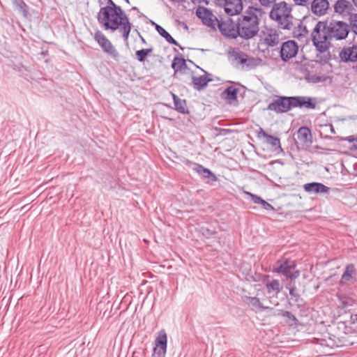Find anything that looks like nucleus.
Returning <instances> with one entry per match:
<instances>
[{"mask_svg": "<svg viewBox=\"0 0 357 357\" xmlns=\"http://www.w3.org/2000/svg\"><path fill=\"white\" fill-rule=\"evenodd\" d=\"M333 8L335 13L342 16H345V14H352L351 10L354 8L352 3L347 0H337Z\"/></svg>", "mask_w": 357, "mask_h": 357, "instance_id": "18", "label": "nucleus"}, {"mask_svg": "<svg viewBox=\"0 0 357 357\" xmlns=\"http://www.w3.org/2000/svg\"><path fill=\"white\" fill-rule=\"evenodd\" d=\"M218 27L220 33L227 38L236 39L239 37L238 20L236 22L230 17L225 20H218Z\"/></svg>", "mask_w": 357, "mask_h": 357, "instance_id": "7", "label": "nucleus"}, {"mask_svg": "<svg viewBox=\"0 0 357 357\" xmlns=\"http://www.w3.org/2000/svg\"><path fill=\"white\" fill-rule=\"evenodd\" d=\"M152 23L155 25V29L158 31V33L163 37L169 43L172 45H174L176 46L179 47L181 50H183V47H182L178 43L172 38V36L161 26L155 24V22H152Z\"/></svg>", "mask_w": 357, "mask_h": 357, "instance_id": "26", "label": "nucleus"}, {"mask_svg": "<svg viewBox=\"0 0 357 357\" xmlns=\"http://www.w3.org/2000/svg\"><path fill=\"white\" fill-rule=\"evenodd\" d=\"M175 109L181 114L188 113L185 100L179 98L176 95L172 94Z\"/></svg>", "mask_w": 357, "mask_h": 357, "instance_id": "28", "label": "nucleus"}, {"mask_svg": "<svg viewBox=\"0 0 357 357\" xmlns=\"http://www.w3.org/2000/svg\"><path fill=\"white\" fill-rule=\"evenodd\" d=\"M140 38H141V40H142V42L143 43H146V40H145V39H144L142 36H140Z\"/></svg>", "mask_w": 357, "mask_h": 357, "instance_id": "50", "label": "nucleus"}, {"mask_svg": "<svg viewBox=\"0 0 357 357\" xmlns=\"http://www.w3.org/2000/svg\"><path fill=\"white\" fill-rule=\"evenodd\" d=\"M153 48L142 49L135 52V56L138 61L144 62L146 58L153 52Z\"/></svg>", "mask_w": 357, "mask_h": 357, "instance_id": "32", "label": "nucleus"}, {"mask_svg": "<svg viewBox=\"0 0 357 357\" xmlns=\"http://www.w3.org/2000/svg\"><path fill=\"white\" fill-rule=\"evenodd\" d=\"M243 301L246 303L256 308L261 310H264L266 308L263 306V305L260 303L259 299L257 297L245 296Z\"/></svg>", "mask_w": 357, "mask_h": 357, "instance_id": "33", "label": "nucleus"}, {"mask_svg": "<svg viewBox=\"0 0 357 357\" xmlns=\"http://www.w3.org/2000/svg\"><path fill=\"white\" fill-rule=\"evenodd\" d=\"M261 6L266 7H270L271 5L275 3L276 0H259Z\"/></svg>", "mask_w": 357, "mask_h": 357, "instance_id": "42", "label": "nucleus"}, {"mask_svg": "<svg viewBox=\"0 0 357 357\" xmlns=\"http://www.w3.org/2000/svg\"><path fill=\"white\" fill-rule=\"evenodd\" d=\"M273 271L291 280L298 278L301 274L300 271L296 269V261L284 257L277 261Z\"/></svg>", "mask_w": 357, "mask_h": 357, "instance_id": "6", "label": "nucleus"}, {"mask_svg": "<svg viewBox=\"0 0 357 357\" xmlns=\"http://www.w3.org/2000/svg\"><path fill=\"white\" fill-rule=\"evenodd\" d=\"M251 7L247 10L245 15L238 18L239 37L244 40H250L256 36L259 32V20L255 13L252 10Z\"/></svg>", "mask_w": 357, "mask_h": 357, "instance_id": "3", "label": "nucleus"}, {"mask_svg": "<svg viewBox=\"0 0 357 357\" xmlns=\"http://www.w3.org/2000/svg\"><path fill=\"white\" fill-rule=\"evenodd\" d=\"M171 67L174 70V77H176L178 72L188 68L185 60L177 56L174 58Z\"/></svg>", "mask_w": 357, "mask_h": 357, "instance_id": "25", "label": "nucleus"}, {"mask_svg": "<svg viewBox=\"0 0 357 357\" xmlns=\"http://www.w3.org/2000/svg\"><path fill=\"white\" fill-rule=\"evenodd\" d=\"M155 347L153 348V354L158 357H165L167 347V336L164 330L159 332L158 336L155 340Z\"/></svg>", "mask_w": 357, "mask_h": 357, "instance_id": "11", "label": "nucleus"}, {"mask_svg": "<svg viewBox=\"0 0 357 357\" xmlns=\"http://www.w3.org/2000/svg\"><path fill=\"white\" fill-rule=\"evenodd\" d=\"M268 110L274 111L276 113H285L289 111L288 107V97L280 96L273 100L267 107Z\"/></svg>", "mask_w": 357, "mask_h": 357, "instance_id": "13", "label": "nucleus"}, {"mask_svg": "<svg viewBox=\"0 0 357 357\" xmlns=\"http://www.w3.org/2000/svg\"><path fill=\"white\" fill-rule=\"evenodd\" d=\"M303 188L307 192L314 194L328 193L330 190V188L318 182L305 183Z\"/></svg>", "mask_w": 357, "mask_h": 357, "instance_id": "20", "label": "nucleus"}, {"mask_svg": "<svg viewBox=\"0 0 357 357\" xmlns=\"http://www.w3.org/2000/svg\"><path fill=\"white\" fill-rule=\"evenodd\" d=\"M278 315L286 317V322L290 326H296L298 324V320L297 319V318L291 312L289 311L280 310H278Z\"/></svg>", "mask_w": 357, "mask_h": 357, "instance_id": "29", "label": "nucleus"}, {"mask_svg": "<svg viewBox=\"0 0 357 357\" xmlns=\"http://www.w3.org/2000/svg\"><path fill=\"white\" fill-rule=\"evenodd\" d=\"M289 295L291 299L296 304L298 308L303 307L304 301L303 298L298 294L297 288L294 281H291L289 284Z\"/></svg>", "mask_w": 357, "mask_h": 357, "instance_id": "23", "label": "nucleus"}, {"mask_svg": "<svg viewBox=\"0 0 357 357\" xmlns=\"http://www.w3.org/2000/svg\"><path fill=\"white\" fill-rule=\"evenodd\" d=\"M97 19L105 29H110L114 31L119 29L123 39L125 40L128 39L132 24L130 22L128 15L121 7H119V10L117 9L112 10V11L109 10L107 16H105L103 10H99Z\"/></svg>", "mask_w": 357, "mask_h": 357, "instance_id": "2", "label": "nucleus"}, {"mask_svg": "<svg viewBox=\"0 0 357 357\" xmlns=\"http://www.w3.org/2000/svg\"><path fill=\"white\" fill-rule=\"evenodd\" d=\"M132 10H135V11H137V13H140L139 8L137 7H136V6H133L132 8Z\"/></svg>", "mask_w": 357, "mask_h": 357, "instance_id": "47", "label": "nucleus"}, {"mask_svg": "<svg viewBox=\"0 0 357 357\" xmlns=\"http://www.w3.org/2000/svg\"><path fill=\"white\" fill-rule=\"evenodd\" d=\"M261 40L263 43L269 47H274L279 43V36L276 31L272 29H267L262 32Z\"/></svg>", "mask_w": 357, "mask_h": 357, "instance_id": "17", "label": "nucleus"}, {"mask_svg": "<svg viewBox=\"0 0 357 357\" xmlns=\"http://www.w3.org/2000/svg\"><path fill=\"white\" fill-rule=\"evenodd\" d=\"M200 230L202 235L207 238H209L217 234L216 231L210 229L209 228L205 227H202Z\"/></svg>", "mask_w": 357, "mask_h": 357, "instance_id": "40", "label": "nucleus"}, {"mask_svg": "<svg viewBox=\"0 0 357 357\" xmlns=\"http://www.w3.org/2000/svg\"><path fill=\"white\" fill-rule=\"evenodd\" d=\"M347 140L352 143V146L354 149H357V139L350 136L348 137Z\"/></svg>", "mask_w": 357, "mask_h": 357, "instance_id": "45", "label": "nucleus"}, {"mask_svg": "<svg viewBox=\"0 0 357 357\" xmlns=\"http://www.w3.org/2000/svg\"><path fill=\"white\" fill-rule=\"evenodd\" d=\"M349 29L357 35V13L350 14L349 17Z\"/></svg>", "mask_w": 357, "mask_h": 357, "instance_id": "36", "label": "nucleus"}, {"mask_svg": "<svg viewBox=\"0 0 357 357\" xmlns=\"http://www.w3.org/2000/svg\"><path fill=\"white\" fill-rule=\"evenodd\" d=\"M316 107V100L314 98L307 96H300V107L306 109H314Z\"/></svg>", "mask_w": 357, "mask_h": 357, "instance_id": "30", "label": "nucleus"}, {"mask_svg": "<svg viewBox=\"0 0 357 357\" xmlns=\"http://www.w3.org/2000/svg\"><path fill=\"white\" fill-rule=\"evenodd\" d=\"M356 269L353 264H348L342 275V280L344 281H349L352 278V275L355 274Z\"/></svg>", "mask_w": 357, "mask_h": 357, "instance_id": "31", "label": "nucleus"}, {"mask_svg": "<svg viewBox=\"0 0 357 357\" xmlns=\"http://www.w3.org/2000/svg\"><path fill=\"white\" fill-rule=\"evenodd\" d=\"M308 33L306 26H303L302 23H299L296 27V30L294 31V34L297 38L305 36Z\"/></svg>", "mask_w": 357, "mask_h": 357, "instance_id": "38", "label": "nucleus"}, {"mask_svg": "<svg viewBox=\"0 0 357 357\" xmlns=\"http://www.w3.org/2000/svg\"><path fill=\"white\" fill-rule=\"evenodd\" d=\"M245 193L250 197L255 204H261V203H262L263 199L261 197L249 192H245Z\"/></svg>", "mask_w": 357, "mask_h": 357, "instance_id": "41", "label": "nucleus"}, {"mask_svg": "<svg viewBox=\"0 0 357 357\" xmlns=\"http://www.w3.org/2000/svg\"><path fill=\"white\" fill-rule=\"evenodd\" d=\"M126 1L127 3H130V1L129 0H125Z\"/></svg>", "mask_w": 357, "mask_h": 357, "instance_id": "55", "label": "nucleus"}, {"mask_svg": "<svg viewBox=\"0 0 357 357\" xmlns=\"http://www.w3.org/2000/svg\"><path fill=\"white\" fill-rule=\"evenodd\" d=\"M119 6H117L112 0H107V6L101 7L100 10H102L105 14V16H107L108 12L109 10L112 11V10H119Z\"/></svg>", "mask_w": 357, "mask_h": 357, "instance_id": "37", "label": "nucleus"}, {"mask_svg": "<svg viewBox=\"0 0 357 357\" xmlns=\"http://www.w3.org/2000/svg\"><path fill=\"white\" fill-rule=\"evenodd\" d=\"M196 15L202 20L204 24L209 27H214V22L218 20L209 9L203 6H199L197 8Z\"/></svg>", "mask_w": 357, "mask_h": 357, "instance_id": "12", "label": "nucleus"}, {"mask_svg": "<svg viewBox=\"0 0 357 357\" xmlns=\"http://www.w3.org/2000/svg\"><path fill=\"white\" fill-rule=\"evenodd\" d=\"M211 81V79H207V77L204 75L199 77L192 76V77L193 87L197 91H200L204 89Z\"/></svg>", "mask_w": 357, "mask_h": 357, "instance_id": "27", "label": "nucleus"}, {"mask_svg": "<svg viewBox=\"0 0 357 357\" xmlns=\"http://www.w3.org/2000/svg\"><path fill=\"white\" fill-rule=\"evenodd\" d=\"M14 6L26 17L28 14L27 6L23 0H12Z\"/></svg>", "mask_w": 357, "mask_h": 357, "instance_id": "34", "label": "nucleus"}, {"mask_svg": "<svg viewBox=\"0 0 357 357\" xmlns=\"http://www.w3.org/2000/svg\"><path fill=\"white\" fill-rule=\"evenodd\" d=\"M269 15L280 29H292L294 17L291 15V6L287 2L281 1L273 4Z\"/></svg>", "mask_w": 357, "mask_h": 357, "instance_id": "4", "label": "nucleus"}, {"mask_svg": "<svg viewBox=\"0 0 357 357\" xmlns=\"http://www.w3.org/2000/svg\"><path fill=\"white\" fill-rule=\"evenodd\" d=\"M261 205L262 206L263 208L266 211H275L274 207L264 199L262 203H261Z\"/></svg>", "mask_w": 357, "mask_h": 357, "instance_id": "43", "label": "nucleus"}, {"mask_svg": "<svg viewBox=\"0 0 357 357\" xmlns=\"http://www.w3.org/2000/svg\"><path fill=\"white\" fill-rule=\"evenodd\" d=\"M354 5L357 7V0H353Z\"/></svg>", "mask_w": 357, "mask_h": 357, "instance_id": "51", "label": "nucleus"}, {"mask_svg": "<svg viewBox=\"0 0 357 357\" xmlns=\"http://www.w3.org/2000/svg\"><path fill=\"white\" fill-rule=\"evenodd\" d=\"M288 107L289 110L294 107H300V96L288 97Z\"/></svg>", "mask_w": 357, "mask_h": 357, "instance_id": "39", "label": "nucleus"}, {"mask_svg": "<svg viewBox=\"0 0 357 357\" xmlns=\"http://www.w3.org/2000/svg\"><path fill=\"white\" fill-rule=\"evenodd\" d=\"M340 57L342 61L345 62H356L357 45H354L351 47L344 48L340 53Z\"/></svg>", "mask_w": 357, "mask_h": 357, "instance_id": "19", "label": "nucleus"}, {"mask_svg": "<svg viewBox=\"0 0 357 357\" xmlns=\"http://www.w3.org/2000/svg\"><path fill=\"white\" fill-rule=\"evenodd\" d=\"M341 326H343L344 328H347L346 326L344 324H341Z\"/></svg>", "mask_w": 357, "mask_h": 357, "instance_id": "54", "label": "nucleus"}, {"mask_svg": "<svg viewBox=\"0 0 357 357\" xmlns=\"http://www.w3.org/2000/svg\"><path fill=\"white\" fill-rule=\"evenodd\" d=\"M252 0H241V2L251 3Z\"/></svg>", "mask_w": 357, "mask_h": 357, "instance_id": "49", "label": "nucleus"}, {"mask_svg": "<svg viewBox=\"0 0 357 357\" xmlns=\"http://www.w3.org/2000/svg\"><path fill=\"white\" fill-rule=\"evenodd\" d=\"M239 91L238 88L232 86H228L221 94V96L228 103L231 104L234 101H237V94Z\"/></svg>", "mask_w": 357, "mask_h": 357, "instance_id": "24", "label": "nucleus"}, {"mask_svg": "<svg viewBox=\"0 0 357 357\" xmlns=\"http://www.w3.org/2000/svg\"><path fill=\"white\" fill-rule=\"evenodd\" d=\"M174 52L180 55V54L178 53V50L176 48H174Z\"/></svg>", "mask_w": 357, "mask_h": 357, "instance_id": "52", "label": "nucleus"}, {"mask_svg": "<svg viewBox=\"0 0 357 357\" xmlns=\"http://www.w3.org/2000/svg\"><path fill=\"white\" fill-rule=\"evenodd\" d=\"M193 169L203 178H208L211 181H216L218 180L217 176L209 169L205 168L202 165L195 163Z\"/></svg>", "mask_w": 357, "mask_h": 357, "instance_id": "22", "label": "nucleus"}, {"mask_svg": "<svg viewBox=\"0 0 357 357\" xmlns=\"http://www.w3.org/2000/svg\"><path fill=\"white\" fill-rule=\"evenodd\" d=\"M331 132L334 134L335 133L334 128L332 126H331Z\"/></svg>", "mask_w": 357, "mask_h": 357, "instance_id": "53", "label": "nucleus"}, {"mask_svg": "<svg viewBox=\"0 0 357 357\" xmlns=\"http://www.w3.org/2000/svg\"><path fill=\"white\" fill-rule=\"evenodd\" d=\"M297 5H304L306 2L305 0H294Z\"/></svg>", "mask_w": 357, "mask_h": 357, "instance_id": "46", "label": "nucleus"}, {"mask_svg": "<svg viewBox=\"0 0 357 357\" xmlns=\"http://www.w3.org/2000/svg\"><path fill=\"white\" fill-rule=\"evenodd\" d=\"M94 40L98 43L102 50L110 55L113 59H117L119 56L118 51L115 49L109 39L100 31H97L94 34Z\"/></svg>", "mask_w": 357, "mask_h": 357, "instance_id": "8", "label": "nucleus"}, {"mask_svg": "<svg viewBox=\"0 0 357 357\" xmlns=\"http://www.w3.org/2000/svg\"><path fill=\"white\" fill-rule=\"evenodd\" d=\"M266 287L268 293L271 291L279 293L280 291V284L278 280H273L266 284Z\"/></svg>", "mask_w": 357, "mask_h": 357, "instance_id": "35", "label": "nucleus"}, {"mask_svg": "<svg viewBox=\"0 0 357 357\" xmlns=\"http://www.w3.org/2000/svg\"><path fill=\"white\" fill-rule=\"evenodd\" d=\"M297 139L299 143L303 146L308 147L312 143V135L311 130L306 126L301 127L296 133Z\"/></svg>", "mask_w": 357, "mask_h": 357, "instance_id": "15", "label": "nucleus"}, {"mask_svg": "<svg viewBox=\"0 0 357 357\" xmlns=\"http://www.w3.org/2000/svg\"><path fill=\"white\" fill-rule=\"evenodd\" d=\"M337 340H334L337 347H349L357 343L356 338L357 337L356 333H352L351 335H348L347 333H344V335L338 334L337 335H333Z\"/></svg>", "mask_w": 357, "mask_h": 357, "instance_id": "16", "label": "nucleus"}, {"mask_svg": "<svg viewBox=\"0 0 357 357\" xmlns=\"http://www.w3.org/2000/svg\"><path fill=\"white\" fill-rule=\"evenodd\" d=\"M349 31V24L343 21H319L312 31V41L318 52L324 53L330 48L331 40H344Z\"/></svg>", "mask_w": 357, "mask_h": 357, "instance_id": "1", "label": "nucleus"}, {"mask_svg": "<svg viewBox=\"0 0 357 357\" xmlns=\"http://www.w3.org/2000/svg\"><path fill=\"white\" fill-rule=\"evenodd\" d=\"M257 137L259 139L265 138V142L269 144L274 151L280 150L282 151L280 139L278 137L268 135L263 128H260L257 131Z\"/></svg>", "mask_w": 357, "mask_h": 357, "instance_id": "14", "label": "nucleus"}, {"mask_svg": "<svg viewBox=\"0 0 357 357\" xmlns=\"http://www.w3.org/2000/svg\"><path fill=\"white\" fill-rule=\"evenodd\" d=\"M298 51V43L294 40H287L283 43L280 47V55L284 62H287L295 57Z\"/></svg>", "mask_w": 357, "mask_h": 357, "instance_id": "9", "label": "nucleus"}, {"mask_svg": "<svg viewBox=\"0 0 357 357\" xmlns=\"http://www.w3.org/2000/svg\"><path fill=\"white\" fill-rule=\"evenodd\" d=\"M204 0H192V1L193 3H202V1H204Z\"/></svg>", "mask_w": 357, "mask_h": 357, "instance_id": "48", "label": "nucleus"}, {"mask_svg": "<svg viewBox=\"0 0 357 357\" xmlns=\"http://www.w3.org/2000/svg\"><path fill=\"white\" fill-rule=\"evenodd\" d=\"M328 8V0H314L311 4L312 11L319 16L325 15Z\"/></svg>", "mask_w": 357, "mask_h": 357, "instance_id": "21", "label": "nucleus"}, {"mask_svg": "<svg viewBox=\"0 0 357 357\" xmlns=\"http://www.w3.org/2000/svg\"><path fill=\"white\" fill-rule=\"evenodd\" d=\"M306 79L312 81V82L317 83L321 82L322 79L319 76H312L307 75Z\"/></svg>", "mask_w": 357, "mask_h": 357, "instance_id": "44", "label": "nucleus"}, {"mask_svg": "<svg viewBox=\"0 0 357 357\" xmlns=\"http://www.w3.org/2000/svg\"><path fill=\"white\" fill-rule=\"evenodd\" d=\"M218 6H223L225 13L230 15H238L243 10L241 0H214Z\"/></svg>", "mask_w": 357, "mask_h": 357, "instance_id": "10", "label": "nucleus"}, {"mask_svg": "<svg viewBox=\"0 0 357 357\" xmlns=\"http://www.w3.org/2000/svg\"><path fill=\"white\" fill-rule=\"evenodd\" d=\"M228 56L231 59L233 63L241 66L242 69L247 70L256 68L261 62V59L249 56L239 48L231 47L228 51Z\"/></svg>", "mask_w": 357, "mask_h": 357, "instance_id": "5", "label": "nucleus"}]
</instances>
